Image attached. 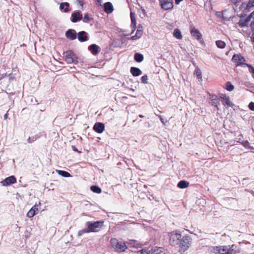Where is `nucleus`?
Here are the masks:
<instances>
[{
  "instance_id": "obj_5",
  "label": "nucleus",
  "mask_w": 254,
  "mask_h": 254,
  "mask_svg": "<svg viewBox=\"0 0 254 254\" xmlns=\"http://www.w3.org/2000/svg\"><path fill=\"white\" fill-rule=\"evenodd\" d=\"M65 62L68 64H76L78 63L75 54L72 51H67L64 53Z\"/></svg>"
},
{
  "instance_id": "obj_32",
  "label": "nucleus",
  "mask_w": 254,
  "mask_h": 254,
  "mask_svg": "<svg viewBox=\"0 0 254 254\" xmlns=\"http://www.w3.org/2000/svg\"><path fill=\"white\" fill-rule=\"evenodd\" d=\"M136 254H150V251L148 249L144 248L136 252Z\"/></svg>"
},
{
  "instance_id": "obj_39",
  "label": "nucleus",
  "mask_w": 254,
  "mask_h": 254,
  "mask_svg": "<svg viewBox=\"0 0 254 254\" xmlns=\"http://www.w3.org/2000/svg\"><path fill=\"white\" fill-rule=\"evenodd\" d=\"M254 6V0H250L247 4V8H249Z\"/></svg>"
},
{
  "instance_id": "obj_34",
  "label": "nucleus",
  "mask_w": 254,
  "mask_h": 254,
  "mask_svg": "<svg viewBox=\"0 0 254 254\" xmlns=\"http://www.w3.org/2000/svg\"><path fill=\"white\" fill-rule=\"evenodd\" d=\"M58 173L60 175L64 177H69L70 176V174L68 172L65 171L59 170L58 171Z\"/></svg>"
},
{
  "instance_id": "obj_10",
  "label": "nucleus",
  "mask_w": 254,
  "mask_h": 254,
  "mask_svg": "<svg viewBox=\"0 0 254 254\" xmlns=\"http://www.w3.org/2000/svg\"><path fill=\"white\" fill-rule=\"evenodd\" d=\"M221 102L224 105H227L229 107H233L234 104L230 100L229 96L225 94H221L220 96Z\"/></svg>"
},
{
  "instance_id": "obj_48",
  "label": "nucleus",
  "mask_w": 254,
  "mask_h": 254,
  "mask_svg": "<svg viewBox=\"0 0 254 254\" xmlns=\"http://www.w3.org/2000/svg\"><path fill=\"white\" fill-rule=\"evenodd\" d=\"M78 3L82 7H83V2L81 0H78Z\"/></svg>"
},
{
  "instance_id": "obj_17",
  "label": "nucleus",
  "mask_w": 254,
  "mask_h": 254,
  "mask_svg": "<svg viewBox=\"0 0 254 254\" xmlns=\"http://www.w3.org/2000/svg\"><path fill=\"white\" fill-rule=\"evenodd\" d=\"M38 211V206L34 205L27 212L26 216L28 218H32L36 214V212Z\"/></svg>"
},
{
  "instance_id": "obj_21",
  "label": "nucleus",
  "mask_w": 254,
  "mask_h": 254,
  "mask_svg": "<svg viewBox=\"0 0 254 254\" xmlns=\"http://www.w3.org/2000/svg\"><path fill=\"white\" fill-rule=\"evenodd\" d=\"M69 4L67 2H62L60 4V8L61 10H64V12H67L69 11Z\"/></svg>"
},
{
  "instance_id": "obj_12",
  "label": "nucleus",
  "mask_w": 254,
  "mask_h": 254,
  "mask_svg": "<svg viewBox=\"0 0 254 254\" xmlns=\"http://www.w3.org/2000/svg\"><path fill=\"white\" fill-rule=\"evenodd\" d=\"M82 19V14L79 11H77L73 12L71 14V21L75 23Z\"/></svg>"
},
{
  "instance_id": "obj_16",
  "label": "nucleus",
  "mask_w": 254,
  "mask_h": 254,
  "mask_svg": "<svg viewBox=\"0 0 254 254\" xmlns=\"http://www.w3.org/2000/svg\"><path fill=\"white\" fill-rule=\"evenodd\" d=\"M127 244L130 245L131 247L136 249L140 248L142 246L140 242L134 240H129L127 242Z\"/></svg>"
},
{
  "instance_id": "obj_6",
  "label": "nucleus",
  "mask_w": 254,
  "mask_h": 254,
  "mask_svg": "<svg viewBox=\"0 0 254 254\" xmlns=\"http://www.w3.org/2000/svg\"><path fill=\"white\" fill-rule=\"evenodd\" d=\"M112 245L115 246V249L118 252H124L126 251L127 247L124 242H117L116 240L112 239Z\"/></svg>"
},
{
  "instance_id": "obj_44",
  "label": "nucleus",
  "mask_w": 254,
  "mask_h": 254,
  "mask_svg": "<svg viewBox=\"0 0 254 254\" xmlns=\"http://www.w3.org/2000/svg\"><path fill=\"white\" fill-rule=\"evenodd\" d=\"M6 76V73H4V74H0V80H2V79H3Z\"/></svg>"
},
{
  "instance_id": "obj_27",
  "label": "nucleus",
  "mask_w": 254,
  "mask_h": 254,
  "mask_svg": "<svg viewBox=\"0 0 254 254\" xmlns=\"http://www.w3.org/2000/svg\"><path fill=\"white\" fill-rule=\"evenodd\" d=\"M104 11L107 13H111V2H107L104 4Z\"/></svg>"
},
{
  "instance_id": "obj_4",
  "label": "nucleus",
  "mask_w": 254,
  "mask_h": 254,
  "mask_svg": "<svg viewBox=\"0 0 254 254\" xmlns=\"http://www.w3.org/2000/svg\"><path fill=\"white\" fill-rule=\"evenodd\" d=\"M191 240L189 236H185L180 241V252L184 253L186 251L191 245Z\"/></svg>"
},
{
  "instance_id": "obj_3",
  "label": "nucleus",
  "mask_w": 254,
  "mask_h": 254,
  "mask_svg": "<svg viewBox=\"0 0 254 254\" xmlns=\"http://www.w3.org/2000/svg\"><path fill=\"white\" fill-rule=\"evenodd\" d=\"M169 242L171 245L175 246L179 244V240L182 237L181 233L179 230H175L171 233H169Z\"/></svg>"
},
{
  "instance_id": "obj_1",
  "label": "nucleus",
  "mask_w": 254,
  "mask_h": 254,
  "mask_svg": "<svg viewBox=\"0 0 254 254\" xmlns=\"http://www.w3.org/2000/svg\"><path fill=\"white\" fill-rule=\"evenodd\" d=\"M211 252L219 254H235L239 253V248L235 245L213 247Z\"/></svg>"
},
{
  "instance_id": "obj_8",
  "label": "nucleus",
  "mask_w": 254,
  "mask_h": 254,
  "mask_svg": "<svg viewBox=\"0 0 254 254\" xmlns=\"http://www.w3.org/2000/svg\"><path fill=\"white\" fill-rule=\"evenodd\" d=\"M16 183V178L14 176L6 178L1 181V183L3 186H8Z\"/></svg>"
},
{
  "instance_id": "obj_50",
  "label": "nucleus",
  "mask_w": 254,
  "mask_h": 254,
  "mask_svg": "<svg viewBox=\"0 0 254 254\" xmlns=\"http://www.w3.org/2000/svg\"><path fill=\"white\" fill-rule=\"evenodd\" d=\"M249 144L248 141H246V142H245V143H244V145H246V144Z\"/></svg>"
},
{
  "instance_id": "obj_38",
  "label": "nucleus",
  "mask_w": 254,
  "mask_h": 254,
  "mask_svg": "<svg viewBox=\"0 0 254 254\" xmlns=\"http://www.w3.org/2000/svg\"><path fill=\"white\" fill-rule=\"evenodd\" d=\"M92 20V18H91L88 14L86 13L84 15V19H83V21L85 22H87L90 20Z\"/></svg>"
},
{
  "instance_id": "obj_43",
  "label": "nucleus",
  "mask_w": 254,
  "mask_h": 254,
  "mask_svg": "<svg viewBox=\"0 0 254 254\" xmlns=\"http://www.w3.org/2000/svg\"><path fill=\"white\" fill-rule=\"evenodd\" d=\"M71 148L74 151L78 152V153H81V151L78 150V149L76 148V147L75 146L72 145Z\"/></svg>"
},
{
  "instance_id": "obj_19",
  "label": "nucleus",
  "mask_w": 254,
  "mask_h": 254,
  "mask_svg": "<svg viewBox=\"0 0 254 254\" xmlns=\"http://www.w3.org/2000/svg\"><path fill=\"white\" fill-rule=\"evenodd\" d=\"M130 72L134 76H137L142 74V71L137 67H131L130 68Z\"/></svg>"
},
{
  "instance_id": "obj_40",
  "label": "nucleus",
  "mask_w": 254,
  "mask_h": 254,
  "mask_svg": "<svg viewBox=\"0 0 254 254\" xmlns=\"http://www.w3.org/2000/svg\"><path fill=\"white\" fill-rule=\"evenodd\" d=\"M141 81L143 83H147V80H148V77L146 75H143L141 78Z\"/></svg>"
},
{
  "instance_id": "obj_20",
  "label": "nucleus",
  "mask_w": 254,
  "mask_h": 254,
  "mask_svg": "<svg viewBox=\"0 0 254 254\" xmlns=\"http://www.w3.org/2000/svg\"><path fill=\"white\" fill-rule=\"evenodd\" d=\"M210 99L212 101V105L217 107L218 105L219 104L217 97L214 94L210 95Z\"/></svg>"
},
{
  "instance_id": "obj_45",
  "label": "nucleus",
  "mask_w": 254,
  "mask_h": 254,
  "mask_svg": "<svg viewBox=\"0 0 254 254\" xmlns=\"http://www.w3.org/2000/svg\"><path fill=\"white\" fill-rule=\"evenodd\" d=\"M251 40L252 42H254V33H253L251 37Z\"/></svg>"
},
{
  "instance_id": "obj_23",
  "label": "nucleus",
  "mask_w": 254,
  "mask_h": 254,
  "mask_svg": "<svg viewBox=\"0 0 254 254\" xmlns=\"http://www.w3.org/2000/svg\"><path fill=\"white\" fill-rule=\"evenodd\" d=\"M130 18H131V27L133 28L134 31L136 27V19L135 17V14L132 11L130 12Z\"/></svg>"
},
{
  "instance_id": "obj_53",
  "label": "nucleus",
  "mask_w": 254,
  "mask_h": 254,
  "mask_svg": "<svg viewBox=\"0 0 254 254\" xmlns=\"http://www.w3.org/2000/svg\"><path fill=\"white\" fill-rule=\"evenodd\" d=\"M253 33H254V32Z\"/></svg>"
},
{
  "instance_id": "obj_9",
  "label": "nucleus",
  "mask_w": 254,
  "mask_h": 254,
  "mask_svg": "<svg viewBox=\"0 0 254 254\" xmlns=\"http://www.w3.org/2000/svg\"><path fill=\"white\" fill-rule=\"evenodd\" d=\"M160 4L162 8L165 10L172 9L173 7V3L170 1L161 0H160Z\"/></svg>"
},
{
  "instance_id": "obj_29",
  "label": "nucleus",
  "mask_w": 254,
  "mask_h": 254,
  "mask_svg": "<svg viewBox=\"0 0 254 254\" xmlns=\"http://www.w3.org/2000/svg\"><path fill=\"white\" fill-rule=\"evenodd\" d=\"M194 74L196 75L198 79L201 81L202 80L201 72L199 68H196L194 71Z\"/></svg>"
},
{
  "instance_id": "obj_14",
  "label": "nucleus",
  "mask_w": 254,
  "mask_h": 254,
  "mask_svg": "<svg viewBox=\"0 0 254 254\" xmlns=\"http://www.w3.org/2000/svg\"><path fill=\"white\" fill-rule=\"evenodd\" d=\"M65 36L67 39L70 40H73L76 38L77 33L73 29H68L65 32Z\"/></svg>"
},
{
  "instance_id": "obj_18",
  "label": "nucleus",
  "mask_w": 254,
  "mask_h": 254,
  "mask_svg": "<svg viewBox=\"0 0 254 254\" xmlns=\"http://www.w3.org/2000/svg\"><path fill=\"white\" fill-rule=\"evenodd\" d=\"M87 33L85 31H80L78 33V39L80 42H83L88 40Z\"/></svg>"
},
{
  "instance_id": "obj_2",
  "label": "nucleus",
  "mask_w": 254,
  "mask_h": 254,
  "mask_svg": "<svg viewBox=\"0 0 254 254\" xmlns=\"http://www.w3.org/2000/svg\"><path fill=\"white\" fill-rule=\"evenodd\" d=\"M103 221H97L95 222H87L86 223V226H87V229L79 231V235H82L85 233L90 232H97L99 229L103 226Z\"/></svg>"
},
{
  "instance_id": "obj_42",
  "label": "nucleus",
  "mask_w": 254,
  "mask_h": 254,
  "mask_svg": "<svg viewBox=\"0 0 254 254\" xmlns=\"http://www.w3.org/2000/svg\"><path fill=\"white\" fill-rule=\"evenodd\" d=\"M157 116L159 118L160 120H161V122L164 124L165 125L166 123L167 122V121H165L164 119L160 115H157Z\"/></svg>"
},
{
  "instance_id": "obj_51",
  "label": "nucleus",
  "mask_w": 254,
  "mask_h": 254,
  "mask_svg": "<svg viewBox=\"0 0 254 254\" xmlns=\"http://www.w3.org/2000/svg\"><path fill=\"white\" fill-rule=\"evenodd\" d=\"M98 2L99 3L100 5L101 4V2L100 0H98Z\"/></svg>"
},
{
  "instance_id": "obj_15",
  "label": "nucleus",
  "mask_w": 254,
  "mask_h": 254,
  "mask_svg": "<svg viewBox=\"0 0 254 254\" xmlns=\"http://www.w3.org/2000/svg\"><path fill=\"white\" fill-rule=\"evenodd\" d=\"M104 124L102 123H96L93 126V129L98 133H101L104 130Z\"/></svg>"
},
{
  "instance_id": "obj_35",
  "label": "nucleus",
  "mask_w": 254,
  "mask_h": 254,
  "mask_svg": "<svg viewBox=\"0 0 254 254\" xmlns=\"http://www.w3.org/2000/svg\"><path fill=\"white\" fill-rule=\"evenodd\" d=\"M234 88V86L230 82H227L226 85V89L228 91H231Z\"/></svg>"
},
{
  "instance_id": "obj_22",
  "label": "nucleus",
  "mask_w": 254,
  "mask_h": 254,
  "mask_svg": "<svg viewBox=\"0 0 254 254\" xmlns=\"http://www.w3.org/2000/svg\"><path fill=\"white\" fill-rule=\"evenodd\" d=\"M173 36L177 39L181 40L182 39L183 36L181 31L179 29H175L173 32Z\"/></svg>"
},
{
  "instance_id": "obj_52",
  "label": "nucleus",
  "mask_w": 254,
  "mask_h": 254,
  "mask_svg": "<svg viewBox=\"0 0 254 254\" xmlns=\"http://www.w3.org/2000/svg\"><path fill=\"white\" fill-rule=\"evenodd\" d=\"M139 117H140V118H143V115H139Z\"/></svg>"
},
{
  "instance_id": "obj_49",
  "label": "nucleus",
  "mask_w": 254,
  "mask_h": 254,
  "mask_svg": "<svg viewBox=\"0 0 254 254\" xmlns=\"http://www.w3.org/2000/svg\"><path fill=\"white\" fill-rule=\"evenodd\" d=\"M254 15V11L253 12H252L251 13V14L249 16H251V18H252V17Z\"/></svg>"
},
{
  "instance_id": "obj_31",
  "label": "nucleus",
  "mask_w": 254,
  "mask_h": 254,
  "mask_svg": "<svg viewBox=\"0 0 254 254\" xmlns=\"http://www.w3.org/2000/svg\"><path fill=\"white\" fill-rule=\"evenodd\" d=\"M91 190L95 193H100L101 192V189L97 186H92L90 188Z\"/></svg>"
},
{
  "instance_id": "obj_28",
  "label": "nucleus",
  "mask_w": 254,
  "mask_h": 254,
  "mask_svg": "<svg viewBox=\"0 0 254 254\" xmlns=\"http://www.w3.org/2000/svg\"><path fill=\"white\" fill-rule=\"evenodd\" d=\"M134 60L136 62L140 63L143 61V56L141 54L136 53L134 55Z\"/></svg>"
},
{
  "instance_id": "obj_46",
  "label": "nucleus",
  "mask_w": 254,
  "mask_h": 254,
  "mask_svg": "<svg viewBox=\"0 0 254 254\" xmlns=\"http://www.w3.org/2000/svg\"><path fill=\"white\" fill-rule=\"evenodd\" d=\"M183 0H175V3L176 4H178L180 3L181 1H182Z\"/></svg>"
},
{
  "instance_id": "obj_33",
  "label": "nucleus",
  "mask_w": 254,
  "mask_h": 254,
  "mask_svg": "<svg viewBox=\"0 0 254 254\" xmlns=\"http://www.w3.org/2000/svg\"><path fill=\"white\" fill-rule=\"evenodd\" d=\"M216 44L217 47L219 48H220V49L224 48L226 46L225 43L221 40H218V41H216Z\"/></svg>"
},
{
  "instance_id": "obj_37",
  "label": "nucleus",
  "mask_w": 254,
  "mask_h": 254,
  "mask_svg": "<svg viewBox=\"0 0 254 254\" xmlns=\"http://www.w3.org/2000/svg\"><path fill=\"white\" fill-rule=\"evenodd\" d=\"M37 139V137L36 136H34L32 137H29L27 139V142L29 143H31L32 142L36 140Z\"/></svg>"
},
{
  "instance_id": "obj_11",
  "label": "nucleus",
  "mask_w": 254,
  "mask_h": 254,
  "mask_svg": "<svg viewBox=\"0 0 254 254\" xmlns=\"http://www.w3.org/2000/svg\"><path fill=\"white\" fill-rule=\"evenodd\" d=\"M190 32L191 36L197 40L201 39L202 35L198 29L194 27L191 26L190 27Z\"/></svg>"
},
{
  "instance_id": "obj_47",
  "label": "nucleus",
  "mask_w": 254,
  "mask_h": 254,
  "mask_svg": "<svg viewBox=\"0 0 254 254\" xmlns=\"http://www.w3.org/2000/svg\"><path fill=\"white\" fill-rule=\"evenodd\" d=\"M251 28L253 30H254V21L251 23Z\"/></svg>"
},
{
  "instance_id": "obj_7",
  "label": "nucleus",
  "mask_w": 254,
  "mask_h": 254,
  "mask_svg": "<svg viewBox=\"0 0 254 254\" xmlns=\"http://www.w3.org/2000/svg\"><path fill=\"white\" fill-rule=\"evenodd\" d=\"M232 61L237 64V66L240 65H245V59L240 54H235L233 55Z\"/></svg>"
},
{
  "instance_id": "obj_26",
  "label": "nucleus",
  "mask_w": 254,
  "mask_h": 254,
  "mask_svg": "<svg viewBox=\"0 0 254 254\" xmlns=\"http://www.w3.org/2000/svg\"><path fill=\"white\" fill-rule=\"evenodd\" d=\"M152 254H164L163 249L155 247L152 250Z\"/></svg>"
},
{
  "instance_id": "obj_13",
  "label": "nucleus",
  "mask_w": 254,
  "mask_h": 254,
  "mask_svg": "<svg viewBox=\"0 0 254 254\" xmlns=\"http://www.w3.org/2000/svg\"><path fill=\"white\" fill-rule=\"evenodd\" d=\"M88 50L94 56L97 55L100 52V48L99 46L93 44L88 48Z\"/></svg>"
},
{
  "instance_id": "obj_36",
  "label": "nucleus",
  "mask_w": 254,
  "mask_h": 254,
  "mask_svg": "<svg viewBox=\"0 0 254 254\" xmlns=\"http://www.w3.org/2000/svg\"><path fill=\"white\" fill-rule=\"evenodd\" d=\"M246 66L249 68V72L252 74L253 77L254 78V68L251 64H246Z\"/></svg>"
},
{
  "instance_id": "obj_41",
  "label": "nucleus",
  "mask_w": 254,
  "mask_h": 254,
  "mask_svg": "<svg viewBox=\"0 0 254 254\" xmlns=\"http://www.w3.org/2000/svg\"><path fill=\"white\" fill-rule=\"evenodd\" d=\"M249 108L251 110L254 111V102H251L249 105Z\"/></svg>"
},
{
  "instance_id": "obj_30",
  "label": "nucleus",
  "mask_w": 254,
  "mask_h": 254,
  "mask_svg": "<svg viewBox=\"0 0 254 254\" xmlns=\"http://www.w3.org/2000/svg\"><path fill=\"white\" fill-rule=\"evenodd\" d=\"M251 20V16H248L245 20H241L239 23L241 26H246L248 22Z\"/></svg>"
},
{
  "instance_id": "obj_25",
  "label": "nucleus",
  "mask_w": 254,
  "mask_h": 254,
  "mask_svg": "<svg viewBox=\"0 0 254 254\" xmlns=\"http://www.w3.org/2000/svg\"><path fill=\"white\" fill-rule=\"evenodd\" d=\"M189 183L185 181H181L178 183L177 187L180 189H185L189 186Z\"/></svg>"
},
{
  "instance_id": "obj_24",
  "label": "nucleus",
  "mask_w": 254,
  "mask_h": 254,
  "mask_svg": "<svg viewBox=\"0 0 254 254\" xmlns=\"http://www.w3.org/2000/svg\"><path fill=\"white\" fill-rule=\"evenodd\" d=\"M142 30L141 29H138L136 32L135 35L134 36H131L130 37V39L132 40L138 39L142 36Z\"/></svg>"
}]
</instances>
